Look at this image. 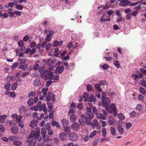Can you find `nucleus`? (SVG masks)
Segmentation results:
<instances>
[{
	"instance_id": "f257e3e1",
	"label": "nucleus",
	"mask_w": 146,
	"mask_h": 146,
	"mask_svg": "<svg viewBox=\"0 0 146 146\" xmlns=\"http://www.w3.org/2000/svg\"><path fill=\"white\" fill-rule=\"evenodd\" d=\"M36 139L39 141L42 140V137L40 136V130H38V129H37L36 131H32L31 132L27 139L26 142H29V146H34L36 141Z\"/></svg>"
},
{
	"instance_id": "f03ea898",
	"label": "nucleus",
	"mask_w": 146,
	"mask_h": 146,
	"mask_svg": "<svg viewBox=\"0 0 146 146\" xmlns=\"http://www.w3.org/2000/svg\"><path fill=\"white\" fill-rule=\"evenodd\" d=\"M107 110H106L108 113H113L114 115L115 116L117 115L116 108L115 105L113 104H112L110 106H108Z\"/></svg>"
},
{
	"instance_id": "7ed1b4c3",
	"label": "nucleus",
	"mask_w": 146,
	"mask_h": 146,
	"mask_svg": "<svg viewBox=\"0 0 146 146\" xmlns=\"http://www.w3.org/2000/svg\"><path fill=\"white\" fill-rule=\"evenodd\" d=\"M102 102L103 105L105 108L106 110H107V107L108 104L110 103V100L108 97L106 98H104L102 99Z\"/></svg>"
},
{
	"instance_id": "20e7f679",
	"label": "nucleus",
	"mask_w": 146,
	"mask_h": 146,
	"mask_svg": "<svg viewBox=\"0 0 146 146\" xmlns=\"http://www.w3.org/2000/svg\"><path fill=\"white\" fill-rule=\"evenodd\" d=\"M69 137L70 139L72 141H76L78 138V135L74 133H70L69 135Z\"/></svg>"
},
{
	"instance_id": "39448f33",
	"label": "nucleus",
	"mask_w": 146,
	"mask_h": 146,
	"mask_svg": "<svg viewBox=\"0 0 146 146\" xmlns=\"http://www.w3.org/2000/svg\"><path fill=\"white\" fill-rule=\"evenodd\" d=\"M71 127L74 131H77L80 129V125L77 122H75L71 125Z\"/></svg>"
},
{
	"instance_id": "423d86ee",
	"label": "nucleus",
	"mask_w": 146,
	"mask_h": 146,
	"mask_svg": "<svg viewBox=\"0 0 146 146\" xmlns=\"http://www.w3.org/2000/svg\"><path fill=\"white\" fill-rule=\"evenodd\" d=\"M42 63L44 65L47 64L48 66H50L54 63V61L53 59L49 58L47 60H43Z\"/></svg>"
},
{
	"instance_id": "0eeeda50",
	"label": "nucleus",
	"mask_w": 146,
	"mask_h": 146,
	"mask_svg": "<svg viewBox=\"0 0 146 146\" xmlns=\"http://www.w3.org/2000/svg\"><path fill=\"white\" fill-rule=\"evenodd\" d=\"M130 3V1L128 0H122L119 3V5L123 7L126 6Z\"/></svg>"
},
{
	"instance_id": "6e6552de",
	"label": "nucleus",
	"mask_w": 146,
	"mask_h": 146,
	"mask_svg": "<svg viewBox=\"0 0 146 146\" xmlns=\"http://www.w3.org/2000/svg\"><path fill=\"white\" fill-rule=\"evenodd\" d=\"M64 67L63 66H59L56 68L55 72L60 74L62 72L64 71Z\"/></svg>"
},
{
	"instance_id": "1a4fd4ad",
	"label": "nucleus",
	"mask_w": 146,
	"mask_h": 146,
	"mask_svg": "<svg viewBox=\"0 0 146 146\" xmlns=\"http://www.w3.org/2000/svg\"><path fill=\"white\" fill-rule=\"evenodd\" d=\"M60 138L61 141H65L67 138V134L64 132H61L60 134Z\"/></svg>"
},
{
	"instance_id": "9d476101",
	"label": "nucleus",
	"mask_w": 146,
	"mask_h": 146,
	"mask_svg": "<svg viewBox=\"0 0 146 146\" xmlns=\"http://www.w3.org/2000/svg\"><path fill=\"white\" fill-rule=\"evenodd\" d=\"M96 101V98L95 96L92 94L90 95L87 99V101L89 102H94Z\"/></svg>"
},
{
	"instance_id": "9b49d317",
	"label": "nucleus",
	"mask_w": 146,
	"mask_h": 146,
	"mask_svg": "<svg viewBox=\"0 0 146 146\" xmlns=\"http://www.w3.org/2000/svg\"><path fill=\"white\" fill-rule=\"evenodd\" d=\"M37 119H33L31 121L29 125V127L33 128L37 126L36 123L37 122Z\"/></svg>"
},
{
	"instance_id": "f8f14e48",
	"label": "nucleus",
	"mask_w": 146,
	"mask_h": 146,
	"mask_svg": "<svg viewBox=\"0 0 146 146\" xmlns=\"http://www.w3.org/2000/svg\"><path fill=\"white\" fill-rule=\"evenodd\" d=\"M34 85L35 87H38L41 84L40 80L38 79H36L34 81Z\"/></svg>"
},
{
	"instance_id": "ddd939ff",
	"label": "nucleus",
	"mask_w": 146,
	"mask_h": 146,
	"mask_svg": "<svg viewBox=\"0 0 146 146\" xmlns=\"http://www.w3.org/2000/svg\"><path fill=\"white\" fill-rule=\"evenodd\" d=\"M97 117L100 119L105 120L106 119V117L105 116L103 115L101 113H97L96 114Z\"/></svg>"
},
{
	"instance_id": "4468645a",
	"label": "nucleus",
	"mask_w": 146,
	"mask_h": 146,
	"mask_svg": "<svg viewBox=\"0 0 146 146\" xmlns=\"http://www.w3.org/2000/svg\"><path fill=\"white\" fill-rule=\"evenodd\" d=\"M7 117L5 114L2 115L0 117V123H4L5 120V118Z\"/></svg>"
},
{
	"instance_id": "2eb2a0df",
	"label": "nucleus",
	"mask_w": 146,
	"mask_h": 146,
	"mask_svg": "<svg viewBox=\"0 0 146 146\" xmlns=\"http://www.w3.org/2000/svg\"><path fill=\"white\" fill-rule=\"evenodd\" d=\"M89 96V94L88 92H86L83 94V97L84 98V101L87 102Z\"/></svg>"
},
{
	"instance_id": "dca6fc26",
	"label": "nucleus",
	"mask_w": 146,
	"mask_h": 146,
	"mask_svg": "<svg viewBox=\"0 0 146 146\" xmlns=\"http://www.w3.org/2000/svg\"><path fill=\"white\" fill-rule=\"evenodd\" d=\"M34 102V99L32 98H30L28 101L27 103L29 106H31L33 104Z\"/></svg>"
},
{
	"instance_id": "f3484780",
	"label": "nucleus",
	"mask_w": 146,
	"mask_h": 146,
	"mask_svg": "<svg viewBox=\"0 0 146 146\" xmlns=\"http://www.w3.org/2000/svg\"><path fill=\"white\" fill-rule=\"evenodd\" d=\"M118 130L120 134H123L124 131L123 128L120 125H118L117 127Z\"/></svg>"
},
{
	"instance_id": "a211bd4d",
	"label": "nucleus",
	"mask_w": 146,
	"mask_h": 146,
	"mask_svg": "<svg viewBox=\"0 0 146 146\" xmlns=\"http://www.w3.org/2000/svg\"><path fill=\"white\" fill-rule=\"evenodd\" d=\"M22 144V142L18 140H15L13 142V144L15 146H20Z\"/></svg>"
},
{
	"instance_id": "6ab92c4d",
	"label": "nucleus",
	"mask_w": 146,
	"mask_h": 146,
	"mask_svg": "<svg viewBox=\"0 0 146 146\" xmlns=\"http://www.w3.org/2000/svg\"><path fill=\"white\" fill-rule=\"evenodd\" d=\"M139 90L143 95H145L146 94V90L143 87H140L139 88Z\"/></svg>"
},
{
	"instance_id": "aec40b11",
	"label": "nucleus",
	"mask_w": 146,
	"mask_h": 146,
	"mask_svg": "<svg viewBox=\"0 0 146 146\" xmlns=\"http://www.w3.org/2000/svg\"><path fill=\"white\" fill-rule=\"evenodd\" d=\"M51 123L53 126H56L57 128H59L60 125L58 122H56L53 119H52Z\"/></svg>"
},
{
	"instance_id": "412c9836",
	"label": "nucleus",
	"mask_w": 146,
	"mask_h": 146,
	"mask_svg": "<svg viewBox=\"0 0 146 146\" xmlns=\"http://www.w3.org/2000/svg\"><path fill=\"white\" fill-rule=\"evenodd\" d=\"M76 119V117L75 115L74 114H71L70 116V121L72 122L75 121Z\"/></svg>"
},
{
	"instance_id": "4be33fe9",
	"label": "nucleus",
	"mask_w": 146,
	"mask_h": 146,
	"mask_svg": "<svg viewBox=\"0 0 146 146\" xmlns=\"http://www.w3.org/2000/svg\"><path fill=\"white\" fill-rule=\"evenodd\" d=\"M110 131L111 134L113 135H114L116 134V130L115 128L113 127H110Z\"/></svg>"
},
{
	"instance_id": "5701e85b",
	"label": "nucleus",
	"mask_w": 146,
	"mask_h": 146,
	"mask_svg": "<svg viewBox=\"0 0 146 146\" xmlns=\"http://www.w3.org/2000/svg\"><path fill=\"white\" fill-rule=\"evenodd\" d=\"M43 139L44 141H50L52 139L49 138L48 135L47 134H46L44 136H43Z\"/></svg>"
},
{
	"instance_id": "b1692460",
	"label": "nucleus",
	"mask_w": 146,
	"mask_h": 146,
	"mask_svg": "<svg viewBox=\"0 0 146 146\" xmlns=\"http://www.w3.org/2000/svg\"><path fill=\"white\" fill-rule=\"evenodd\" d=\"M54 73L53 72H49L47 74V75L45 76V77L44 78V80H46L48 79V80L50 76H51Z\"/></svg>"
},
{
	"instance_id": "393cba45",
	"label": "nucleus",
	"mask_w": 146,
	"mask_h": 146,
	"mask_svg": "<svg viewBox=\"0 0 146 146\" xmlns=\"http://www.w3.org/2000/svg\"><path fill=\"white\" fill-rule=\"evenodd\" d=\"M48 90V88H43L42 90V92L43 93V95L44 97H45L46 96L47 92Z\"/></svg>"
},
{
	"instance_id": "a878e982",
	"label": "nucleus",
	"mask_w": 146,
	"mask_h": 146,
	"mask_svg": "<svg viewBox=\"0 0 146 146\" xmlns=\"http://www.w3.org/2000/svg\"><path fill=\"white\" fill-rule=\"evenodd\" d=\"M108 122L110 125L114 126L116 124L115 121L114 119H109Z\"/></svg>"
},
{
	"instance_id": "bb28decb",
	"label": "nucleus",
	"mask_w": 146,
	"mask_h": 146,
	"mask_svg": "<svg viewBox=\"0 0 146 146\" xmlns=\"http://www.w3.org/2000/svg\"><path fill=\"white\" fill-rule=\"evenodd\" d=\"M94 87L97 90L100 92H102V91L101 89L99 84H96L94 85Z\"/></svg>"
},
{
	"instance_id": "cd10ccee",
	"label": "nucleus",
	"mask_w": 146,
	"mask_h": 146,
	"mask_svg": "<svg viewBox=\"0 0 146 146\" xmlns=\"http://www.w3.org/2000/svg\"><path fill=\"white\" fill-rule=\"evenodd\" d=\"M20 65L19 66V69H22V70H25L27 68L28 66V65L27 64L25 65H23V64L22 65Z\"/></svg>"
},
{
	"instance_id": "c85d7f7f",
	"label": "nucleus",
	"mask_w": 146,
	"mask_h": 146,
	"mask_svg": "<svg viewBox=\"0 0 146 146\" xmlns=\"http://www.w3.org/2000/svg\"><path fill=\"white\" fill-rule=\"evenodd\" d=\"M22 118V116L21 115H20L18 116L17 115L16 117V121L17 123L21 121V119Z\"/></svg>"
},
{
	"instance_id": "c756f323",
	"label": "nucleus",
	"mask_w": 146,
	"mask_h": 146,
	"mask_svg": "<svg viewBox=\"0 0 146 146\" xmlns=\"http://www.w3.org/2000/svg\"><path fill=\"white\" fill-rule=\"evenodd\" d=\"M11 130L12 132L14 134H16L18 133V130L15 127L11 128Z\"/></svg>"
},
{
	"instance_id": "7c9ffc66",
	"label": "nucleus",
	"mask_w": 146,
	"mask_h": 146,
	"mask_svg": "<svg viewBox=\"0 0 146 146\" xmlns=\"http://www.w3.org/2000/svg\"><path fill=\"white\" fill-rule=\"evenodd\" d=\"M70 128L69 126H66L64 128V131L67 133H68L70 132Z\"/></svg>"
},
{
	"instance_id": "2f4dec72",
	"label": "nucleus",
	"mask_w": 146,
	"mask_h": 146,
	"mask_svg": "<svg viewBox=\"0 0 146 146\" xmlns=\"http://www.w3.org/2000/svg\"><path fill=\"white\" fill-rule=\"evenodd\" d=\"M17 83H15L12 85L11 87V89L12 90H14L17 88Z\"/></svg>"
},
{
	"instance_id": "473e14b6",
	"label": "nucleus",
	"mask_w": 146,
	"mask_h": 146,
	"mask_svg": "<svg viewBox=\"0 0 146 146\" xmlns=\"http://www.w3.org/2000/svg\"><path fill=\"white\" fill-rule=\"evenodd\" d=\"M97 133V131L96 130H94L90 134L89 137L92 138Z\"/></svg>"
},
{
	"instance_id": "72a5a7b5",
	"label": "nucleus",
	"mask_w": 146,
	"mask_h": 146,
	"mask_svg": "<svg viewBox=\"0 0 146 146\" xmlns=\"http://www.w3.org/2000/svg\"><path fill=\"white\" fill-rule=\"evenodd\" d=\"M15 5H16V8L17 9L20 10H22L23 9V7L21 5L19 4H15Z\"/></svg>"
},
{
	"instance_id": "f704fd0d",
	"label": "nucleus",
	"mask_w": 146,
	"mask_h": 146,
	"mask_svg": "<svg viewBox=\"0 0 146 146\" xmlns=\"http://www.w3.org/2000/svg\"><path fill=\"white\" fill-rule=\"evenodd\" d=\"M45 68L44 66H41L39 67L38 69L39 72L41 74L42 73H43V72L45 70Z\"/></svg>"
},
{
	"instance_id": "c9c22d12",
	"label": "nucleus",
	"mask_w": 146,
	"mask_h": 146,
	"mask_svg": "<svg viewBox=\"0 0 146 146\" xmlns=\"http://www.w3.org/2000/svg\"><path fill=\"white\" fill-rule=\"evenodd\" d=\"M42 106L43 107V110L44 112V113L45 114H46L47 112V108H46V106L45 104H42Z\"/></svg>"
},
{
	"instance_id": "e433bc0d",
	"label": "nucleus",
	"mask_w": 146,
	"mask_h": 146,
	"mask_svg": "<svg viewBox=\"0 0 146 146\" xmlns=\"http://www.w3.org/2000/svg\"><path fill=\"white\" fill-rule=\"evenodd\" d=\"M142 108V106L140 104H137L136 108L135 109L136 110L140 111Z\"/></svg>"
},
{
	"instance_id": "4c0bfd02",
	"label": "nucleus",
	"mask_w": 146,
	"mask_h": 146,
	"mask_svg": "<svg viewBox=\"0 0 146 146\" xmlns=\"http://www.w3.org/2000/svg\"><path fill=\"white\" fill-rule=\"evenodd\" d=\"M46 133V130L44 128H42L41 130V133L42 136L45 135Z\"/></svg>"
},
{
	"instance_id": "58836bf2",
	"label": "nucleus",
	"mask_w": 146,
	"mask_h": 146,
	"mask_svg": "<svg viewBox=\"0 0 146 146\" xmlns=\"http://www.w3.org/2000/svg\"><path fill=\"white\" fill-rule=\"evenodd\" d=\"M102 135L104 137H105L106 135V131L105 128H104L102 129Z\"/></svg>"
},
{
	"instance_id": "ea45409f",
	"label": "nucleus",
	"mask_w": 146,
	"mask_h": 146,
	"mask_svg": "<svg viewBox=\"0 0 146 146\" xmlns=\"http://www.w3.org/2000/svg\"><path fill=\"white\" fill-rule=\"evenodd\" d=\"M87 91L88 92H90L92 90L93 88L92 86L90 84H87Z\"/></svg>"
},
{
	"instance_id": "a19ab883",
	"label": "nucleus",
	"mask_w": 146,
	"mask_h": 146,
	"mask_svg": "<svg viewBox=\"0 0 146 146\" xmlns=\"http://www.w3.org/2000/svg\"><path fill=\"white\" fill-rule=\"evenodd\" d=\"M48 71L47 70H45L43 72V73H42L41 74V75L42 77H45V76H46L48 73Z\"/></svg>"
},
{
	"instance_id": "79ce46f5",
	"label": "nucleus",
	"mask_w": 146,
	"mask_h": 146,
	"mask_svg": "<svg viewBox=\"0 0 146 146\" xmlns=\"http://www.w3.org/2000/svg\"><path fill=\"white\" fill-rule=\"evenodd\" d=\"M107 14L108 16H110L113 15L114 13L113 11L111 9L106 11Z\"/></svg>"
},
{
	"instance_id": "37998d69",
	"label": "nucleus",
	"mask_w": 146,
	"mask_h": 146,
	"mask_svg": "<svg viewBox=\"0 0 146 146\" xmlns=\"http://www.w3.org/2000/svg\"><path fill=\"white\" fill-rule=\"evenodd\" d=\"M131 76L132 78H134L136 80H137V79L139 78V76L135 74H132Z\"/></svg>"
},
{
	"instance_id": "c03bdc74",
	"label": "nucleus",
	"mask_w": 146,
	"mask_h": 146,
	"mask_svg": "<svg viewBox=\"0 0 146 146\" xmlns=\"http://www.w3.org/2000/svg\"><path fill=\"white\" fill-rule=\"evenodd\" d=\"M101 66L103 69L105 70H107L109 67L108 65L106 64H104L102 66L101 65Z\"/></svg>"
},
{
	"instance_id": "a18cd8bd",
	"label": "nucleus",
	"mask_w": 146,
	"mask_h": 146,
	"mask_svg": "<svg viewBox=\"0 0 146 146\" xmlns=\"http://www.w3.org/2000/svg\"><path fill=\"white\" fill-rule=\"evenodd\" d=\"M142 86L145 87H146V82L144 80H142L140 81Z\"/></svg>"
},
{
	"instance_id": "49530a36",
	"label": "nucleus",
	"mask_w": 146,
	"mask_h": 146,
	"mask_svg": "<svg viewBox=\"0 0 146 146\" xmlns=\"http://www.w3.org/2000/svg\"><path fill=\"white\" fill-rule=\"evenodd\" d=\"M49 34H47L48 35H50V36H52L54 33V31L50 29L49 31Z\"/></svg>"
},
{
	"instance_id": "de8ad7c7",
	"label": "nucleus",
	"mask_w": 146,
	"mask_h": 146,
	"mask_svg": "<svg viewBox=\"0 0 146 146\" xmlns=\"http://www.w3.org/2000/svg\"><path fill=\"white\" fill-rule=\"evenodd\" d=\"M90 119L88 117H86L85 118V121L86 122L87 125H89V124H90Z\"/></svg>"
},
{
	"instance_id": "09e8293b",
	"label": "nucleus",
	"mask_w": 146,
	"mask_h": 146,
	"mask_svg": "<svg viewBox=\"0 0 146 146\" xmlns=\"http://www.w3.org/2000/svg\"><path fill=\"white\" fill-rule=\"evenodd\" d=\"M114 65L117 67V68L119 67L120 65L119 63V62L117 60L115 61H114Z\"/></svg>"
},
{
	"instance_id": "8fccbe9b",
	"label": "nucleus",
	"mask_w": 146,
	"mask_h": 146,
	"mask_svg": "<svg viewBox=\"0 0 146 146\" xmlns=\"http://www.w3.org/2000/svg\"><path fill=\"white\" fill-rule=\"evenodd\" d=\"M18 62H15L12 66V68L13 69H15L16 67H17L18 66Z\"/></svg>"
},
{
	"instance_id": "3c124183",
	"label": "nucleus",
	"mask_w": 146,
	"mask_h": 146,
	"mask_svg": "<svg viewBox=\"0 0 146 146\" xmlns=\"http://www.w3.org/2000/svg\"><path fill=\"white\" fill-rule=\"evenodd\" d=\"M27 61L26 59L25 58H23L22 59V61L19 63L20 65H22L24 64Z\"/></svg>"
},
{
	"instance_id": "603ef678",
	"label": "nucleus",
	"mask_w": 146,
	"mask_h": 146,
	"mask_svg": "<svg viewBox=\"0 0 146 146\" xmlns=\"http://www.w3.org/2000/svg\"><path fill=\"white\" fill-rule=\"evenodd\" d=\"M107 61H110L112 60L113 59L112 57H105L104 58Z\"/></svg>"
},
{
	"instance_id": "864d4df0",
	"label": "nucleus",
	"mask_w": 146,
	"mask_h": 146,
	"mask_svg": "<svg viewBox=\"0 0 146 146\" xmlns=\"http://www.w3.org/2000/svg\"><path fill=\"white\" fill-rule=\"evenodd\" d=\"M36 44L35 42H33L30 44V46L31 48H33L36 46Z\"/></svg>"
},
{
	"instance_id": "5fc2aeb1",
	"label": "nucleus",
	"mask_w": 146,
	"mask_h": 146,
	"mask_svg": "<svg viewBox=\"0 0 146 146\" xmlns=\"http://www.w3.org/2000/svg\"><path fill=\"white\" fill-rule=\"evenodd\" d=\"M59 80V75L58 74H57L55 76V77L54 79V82H56Z\"/></svg>"
},
{
	"instance_id": "6e6d98bb",
	"label": "nucleus",
	"mask_w": 146,
	"mask_h": 146,
	"mask_svg": "<svg viewBox=\"0 0 146 146\" xmlns=\"http://www.w3.org/2000/svg\"><path fill=\"white\" fill-rule=\"evenodd\" d=\"M93 122L94 126L96 127H98V123L97 120L96 119H94L93 121Z\"/></svg>"
},
{
	"instance_id": "4d7b16f0",
	"label": "nucleus",
	"mask_w": 146,
	"mask_h": 146,
	"mask_svg": "<svg viewBox=\"0 0 146 146\" xmlns=\"http://www.w3.org/2000/svg\"><path fill=\"white\" fill-rule=\"evenodd\" d=\"M99 142V140L98 139H96L93 142L92 146H96Z\"/></svg>"
},
{
	"instance_id": "13d9d810",
	"label": "nucleus",
	"mask_w": 146,
	"mask_h": 146,
	"mask_svg": "<svg viewBox=\"0 0 146 146\" xmlns=\"http://www.w3.org/2000/svg\"><path fill=\"white\" fill-rule=\"evenodd\" d=\"M40 66L38 64H35L34 66L33 69L35 70H36L39 68Z\"/></svg>"
},
{
	"instance_id": "bf43d9fd",
	"label": "nucleus",
	"mask_w": 146,
	"mask_h": 146,
	"mask_svg": "<svg viewBox=\"0 0 146 146\" xmlns=\"http://www.w3.org/2000/svg\"><path fill=\"white\" fill-rule=\"evenodd\" d=\"M138 98L141 101L143 100L144 99V97L141 94L139 95Z\"/></svg>"
},
{
	"instance_id": "052dcab7",
	"label": "nucleus",
	"mask_w": 146,
	"mask_h": 146,
	"mask_svg": "<svg viewBox=\"0 0 146 146\" xmlns=\"http://www.w3.org/2000/svg\"><path fill=\"white\" fill-rule=\"evenodd\" d=\"M52 81L51 80H48L47 81L46 83V86L47 87H49L52 84Z\"/></svg>"
},
{
	"instance_id": "680f3d73",
	"label": "nucleus",
	"mask_w": 146,
	"mask_h": 146,
	"mask_svg": "<svg viewBox=\"0 0 146 146\" xmlns=\"http://www.w3.org/2000/svg\"><path fill=\"white\" fill-rule=\"evenodd\" d=\"M10 86L11 84L9 83H8L7 84H5V88L7 90H8L10 88Z\"/></svg>"
},
{
	"instance_id": "e2e57ef3",
	"label": "nucleus",
	"mask_w": 146,
	"mask_h": 146,
	"mask_svg": "<svg viewBox=\"0 0 146 146\" xmlns=\"http://www.w3.org/2000/svg\"><path fill=\"white\" fill-rule=\"evenodd\" d=\"M110 7V4H106L104 6V7H103V9L105 10H108Z\"/></svg>"
},
{
	"instance_id": "0e129e2a",
	"label": "nucleus",
	"mask_w": 146,
	"mask_h": 146,
	"mask_svg": "<svg viewBox=\"0 0 146 146\" xmlns=\"http://www.w3.org/2000/svg\"><path fill=\"white\" fill-rule=\"evenodd\" d=\"M35 92L33 91H31L29 93L28 96L29 97L33 96L35 95Z\"/></svg>"
},
{
	"instance_id": "69168bd1",
	"label": "nucleus",
	"mask_w": 146,
	"mask_h": 146,
	"mask_svg": "<svg viewBox=\"0 0 146 146\" xmlns=\"http://www.w3.org/2000/svg\"><path fill=\"white\" fill-rule=\"evenodd\" d=\"M83 107V105L82 103H79L78 104L77 108L78 109L81 110L82 109Z\"/></svg>"
},
{
	"instance_id": "338daca9",
	"label": "nucleus",
	"mask_w": 146,
	"mask_h": 146,
	"mask_svg": "<svg viewBox=\"0 0 146 146\" xmlns=\"http://www.w3.org/2000/svg\"><path fill=\"white\" fill-rule=\"evenodd\" d=\"M51 46V44L50 43H49L48 44H47L46 46V51H48L50 49V47Z\"/></svg>"
},
{
	"instance_id": "774afa93",
	"label": "nucleus",
	"mask_w": 146,
	"mask_h": 146,
	"mask_svg": "<svg viewBox=\"0 0 146 146\" xmlns=\"http://www.w3.org/2000/svg\"><path fill=\"white\" fill-rule=\"evenodd\" d=\"M100 83L101 86L104 85L106 84V82L105 80H102L100 81Z\"/></svg>"
}]
</instances>
